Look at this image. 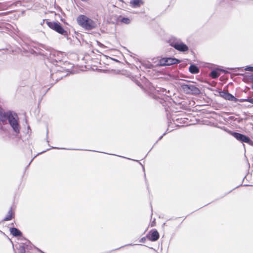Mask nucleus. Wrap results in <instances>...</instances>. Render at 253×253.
<instances>
[{
    "instance_id": "9d476101",
    "label": "nucleus",
    "mask_w": 253,
    "mask_h": 253,
    "mask_svg": "<svg viewBox=\"0 0 253 253\" xmlns=\"http://www.w3.org/2000/svg\"><path fill=\"white\" fill-rule=\"evenodd\" d=\"M159 233L156 229H153L150 232L149 239L150 241L155 242L159 238Z\"/></svg>"
},
{
    "instance_id": "f257e3e1",
    "label": "nucleus",
    "mask_w": 253,
    "mask_h": 253,
    "mask_svg": "<svg viewBox=\"0 0 253 253\" xmlns=\"http://www.w3.org/2000/svg\"><path fill=\"white\" fill-rule=\"evenodd\" d=\"M77 22L79 25L86 30H90L96 27V22L84 15H80L77 18Z\"/></svg>"
},
{
    "instance_id": "dca6fc26",
    "label": "nucleus",
    "mask_w": 253,
    "mask_h": 253,
    "mask_svg": "<svg viewBox=\"0 0 253 253\" xmlns=\"http://www.w3.org/2000/svg\"><path fill=\"white\" fill-rule=\"evenodd\" d=\"M219 74L216 71H212L210 74V76L212 79H216L219 77Z\"/></svg>"
},
{
    "instance_id": "0eeeda50",
    "label": "nucleus",
    "mask_w": 253,
    "mask_h": 253,
    "mask_svg": "<svg viewBox=\"0 0 253 253\" xmlns=\"http://www.w3.org/2000/svg\"><path fill=\"white\" fill-rule=\"evenodd\" d=\"M231 134L236 139L242 142L249 143L250 141V139L249 137L241 133L238 132H232Z\"/></svg>"
},
{
    "instance_id": "aec40b11",
    "label": "nucleus",
    "mask_w": 253,
    "mask_h": 253,
    "mask_svg": "<svg viewBox=\"0 0 253 253\" xmlns=\"http://www.w3.org/2000/svg\"><path fill=\"white\" fill-rule=\"evenodd\" d=\"M145 240V239L144 238H142L141 240H140V242H142V243H144V241Z\"/></svg>"
},
{
    "instance_id": "1a4fd4ad",
    "label": "nucleus",
    "mask_w": 253,
    "mask_h": 253,
    "mask_svg": "<svg viewBox=\"0 0 253 253\" xmlns=\"http://www.w3.org/2000/svg\"><path fill=\"white\" fill-rule=\"evenodd\" d=\"M14 216H15L14 210L12 209V207H11L9 209L5 217L3 219L2 221H9V220H11L13 218H14Z\"/></svg>"
},
{
    "instance_id": "f03ea898",
    "label": "nucleus",
    "mask_w": 253,
    "mask_h": 253,
    "mask_svg": "<svg viewBox=\"0 0 253 253\" xmlns=\"http://www.w3.org/2000/svg\"><path fill=\"white\" fill-rule=\"evenodd\" d=\"M45 23L52 30L63 36H67L68 32L65 30L58 22L50 21L46 20Z\"/></svg>"
},
{
    "instance_id": "423d86ee",
    "label": "nucleus",
    "mask_w": 253,
    "mask_h": 253,
    "mask_svg": "<svg viewBox=\"0 0 253 253\" xmlns=\"http://www.w3.org/2000/svg\"><path fill=\"white\" fill-rule=\"evenodd\" d=\"M179 62L180 61L175 58H163L160 60V64L161 66H169L176 64Z\"/></svg>"
},
{
    "instance_id": "39448f33",
    "label": "nucleus",
    "mask_w": 253,
    "mask_h": 253,
    "mask_svg": "<svg viewBox=\"0 0 253 253\" xmlns=\"http://www.w3.org/2000/svg\"><path fill=\"white\" fill-rule=\"evenodd\" d=\"M17 118V117L16 115H13L10 114L8 115V120L10 126L13 128V130L16 133H19L20 127L18 123V120Z\"/></svg>"
},
{
    "instance_id": "f8f14e48",
    "label": "nucleus",
    "mask_w": 253,
    "mask_h": 253,
    "mask_svg": "<svg viewBox=\"0 0 253 253\" xmlns=\"http://www.w3.org/2000/svg\"><path fill=\"white\" fill-rule=\"evenodd\" d=\"M10 230L11 234L14 237H20L22 235V232L16 228L12 227Z\"/></svg>"
},
{
    "instance_id": "6e6552de",
    "label": "nucleus",
    "mask_w": 253,
    "mask_h": 253,
    "mask_svg": "<svg viewBox=\"0 0 253 253\" xmlns=\"http://www.w3.org/2000/svg\"><path fill=\"white\" fill-rule=\"evenodd\" d=\"M219 95L221 97L224 98L226 100L230 101H237V99L231 94L225 91H221L219 92Z\"/></svg>"
},
{
    "instance_id": "2eb2a0df",
    "label": "nucleus",
    "mask_w": 253,
    "mask_h": 253,
    "mask_svg": "<svg viewBox=\"0 0 253 253\" xmlns=\"http://www.w3.org/2000/svg\"><path fill=\"white\" fill-rule=\"evenodd\" d=\"M118 19L119 21L123 23H125L126 24H128L130 23L131 20L127 17H122L121 16H119Z\"/></svg>"
},
{
    "instance_id": "ddd939ff",
    "label": "nucleus",
    "mask_w": 253,
    "mask_h": 253,
    "mask_svg": "<svg viewBox=\"0 0 253 253\" xmlns=\"http://www.w3.org/2000/svg\"><path fill=\"white\" fill-rule=\"evenodd\" d=\"M8 118V115L4 112L2 108L0 110V121L5 122Z\"/></svg>"
},
{
    "instance_id": "a211bd4d",
    "label": "nucleus",
    "mask_w": 253,
    "mask_h": 253,
    "mask_svg": "<svg viewBox=\"0 0 253 253\" xmlns=\"http://www.w3.org/2000/svg\"><path fill=\"white\" fill-rule=\"evenodd\" d=\"M246 101L247 102L253 104V98H251V99H248L246 100Z\"/></svg>"
},
{
    "instance_id": "6ab92c4d",
    "label": "nucleus",
    "mask_w": 253,
    "mask_h": 253,
    "mask_svg": "<svg viewBox=\"0 0 253 253\" xmlns=\"http://www.w3.org/2000/svg\"><path fill=\"white\" fill-rule=\"evenodd\" d=\"M248 71L253 72V67H248L247 69Z\"/></svg>"
},
{
    "instance_id": "4468645a",
    "label": "nucleus",
    "mask_w": 253,
    "mask_h": 253,
    "mask_svg": "<svg viewBox=\"0 0 253 253\" xmlns=\"http://www.w3.org/2000/svg\"><path fill=\"white\" fill-rule=\"evenodd\" d=\"M189 72L192 74H197L199 72V68L194 65H190L189 68Z\"/></svg>"
},
{
    "instance_id": "7ed1b4c3",
    "label": "nucleus",
    "mask_w": 253,
    "mask_h": 253,
    "mask_svg": "<svg viewBox=\"0 0 253 253\" xmlns=\"http://www.w3.org/2000/svg\"><path fill=\"white\" fill-rule=\"evenodd\" d=\"M169 43L170 45L178 51L185 52L188 50V47L180 41L171 39L169 41Z\"/></svg>"
},
{
    "instance_id": "f3484780",
    "label": "nucleus",
    "mask_w": 253,
    "mask_h": 253,
    "mask_svg": "<svg viewBox=\"0 0 253 253\" xmlns=\"http://www.w3.org/2000/svg\"><path fill=\"white\" fill-rule=\"evenodd\" d=\"M20 253H25V250L23 246H20Z\"/></svg>"
},
{
    "instance_id": "9b49d317",
    "label": "nucleus",
    "mask_w": 253,
    "mask_h": 253,
    "mask_svg": "<svg viewBox=\"0 0 253 253\" xmlns=\"http://www.w3.org/2000/svg\"><path fill=\"white\" fill-rule=\"evenodd\" d=\"M143 3V0H131L130 2V5L133 8L139 7Z\"/></svg>"
},
{
    "instance_id": "20e7f679",
    "label": "nucleus",
    "mask_w": 253,
    "mask_h": 253,
    "mask_svg": "<svg viewBox=\"0 0 253 253\" xmlns=\"http://www.w3.org/2000/svg\"><path fill=\"white\" fill-rule=\"evenodd\" d=\"M181 88L187 94L198 95L201 93L199 88L193 84H183L181 85Z\"/></svg>"
}]
</instances>
